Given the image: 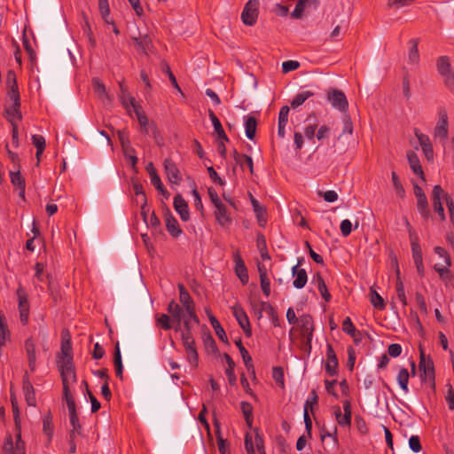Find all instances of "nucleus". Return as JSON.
Wrapping results in <instances>:
<instances>
[{"mask_svg":"<svg viewBox=\"0 0 454 454\" xmlns=\"http://www.w3.org/2000/svg\"><path fill=\"white\" fill-rule=\"evenodd\" d=\"M72 348L69 340H64L61 345V356L59 361V368L63 383V394L67 402L71 426H76L78 417L75 411V403L70 391L71 386L76 382V375L73 365Z\"/></svg>","mask_w":454,"mask_h":454,"instance_id":"obj_1","label":"nucleus"},{"mask_svg":"<svg viewBox=\"0 0 454 454\" xmlns=\"http://www.w3.org/2000/svg\"><path fill=\"white\" fill-rule=\"evenodd\" d=\"M4 454H26V445L21 437V427L7 432L3 446Z\"/></svg>","mask_w":454,"mask_h":454,"instance_id":"obj_2","label":"nucleus"},{"mask_svg":"<svg viewBox=\"0 0 454 454\" xmlns=\"http://www.w3.org/2000/svg\"><path fill=\"white\" fill-rule=\"evenodd\" d=\"M178 289L179 301L187 314V317H184V327L189 328L192 322L196 324L199 323V318L195 312V305L191 295L183 284L178 285Z\"/></svg>","mask_w":454,"mask_h":454,"instance_id":"obj_3","label":"nucleus"},{"mask_svg":"<svg viewBox=\"0 0 454 454\" xmlns=\"http://www.w3.org/2000/svg\"><path fill=\"white\" fill-rule=\"evenodd\" d=\"M182 341L185 348L187 361L192 367L196 368L199 364V355L195 347V340L190 332V327L185 328V331L182 333Z\"/></svg>","mask_w":454,"mask_h":454,"instance_id":"obj_4","label":"nucleus"},{"mask_svg":"<svg viewBox=\"0 0 454 454\" xmlns=\"http://www.w3.org/2000/svg\"><path fill=\"white\" fill-rule=\"evenodd\" d=\"M437 70L443 79L445 86L451 91L454 90V73L450 68L449 58L442 56L437 59Z\"/></svg>","mask_w":454,"mask_h":454,"instance_id":"obj_5","label":"nucleus"},{"mask_svg":"<svg viewBox=\"0 0 454 454\" xmlns=\"http://www.w3.org/2000/svg\"><path fill=\"white\" fill-rule=\"evenodd\" d=\"M448 114L445 109H440L438 112V121L434 129V137L440 142L445 144L449 136Z\"/></svg>","mask_w":454,"mask_h":454,"instance_id":"obj_6","label":"nucleus"},{"mask_svg":"<svg viewBox=\"0 0 454 454\" xmlns=\"http://www.w3.org/2000/svg\"><path fill=\"white\" fill-rule=\"evenodd\" d=\"M258 0H249L244 7L241 14L242 21L248 26H253L258 17Z\"/></svg>","mask_w":454,"mask_h":454,"instance_id":"obj_7","label":"nucleus"},{"mask_svg":"<svg viewBox=\"0 0 454 454\" xmlns=\"http://www.w3.org/2000/svg\"><path fill=\"white\" fill-rule=\"evenodd\" d=\"M335 419L340 426H349L351 423V403L348 400L343 401L342 407L333 408Z\"/></svg>","mask_w":454,"mask_h":454,"instance_id":"obj_8","label":"nucleus"},{"mask_svg":"<svg viewBox=\"0 0 454 454\" xmlns=\"http://www.w3.org/2000/svg\"><path fill=\"white\" fill-rule=\"evenodd\" d=\"M327 98L332 106L340 112H346L348 107V103L345 94L336 89L330 90L327 93Z\"/></svg>","mask_w":454,"mask_h":454,"instance_id":"obj_9","label":"nucleus"},{"mask_svg":"<svg viewBox=\"0 0 454 454\" xmlns=\"http://www.w3.org/2000/svg\"><path fill=\"white\" fill-rule=\"evenodd\" d=\"M6 84L8 88L7 95L9 98V102L7 104L16 106L20 105V97L16 82V76L15 74L12 71H10L7 74Z\"/></svg>","mask_w":454,"mask_h":454,"instance_id":"obj_10","label":"nucleus"},{"mask_svg":"<svg viewBox=\"0 0 454 454\" xmlns=\"http://www.w3.org/2000/svg\"><path fill=\"white\" fill-rule=\"evenodd\" d=\"M231 309H232V314H233L234 317L236 318L239 326L245 332L246 335L247 337L251 336L252 330H251L250 322H249L248 317H247L246 311L244 310V309L240 305L236 304L231 308Z\"/></svg>","mask_w":454,"mask_h":454,"instance_id":"obj_11","label":"nucleus"},{"mask_svg":"<svg viewBox=\"0 0 454 454\" xmlns=\"http://www.w3.org/2000/svg\"><path fill=\"white\" fill-rule=\"evenodd\" d=\"M16 293L19 300L20 318L22 324L26 325L29 317V303L27 301V296L24 288L21 286L17 289Z\"/></svg>","mask_w":454,"mask_h":454,"instance_id":"obj_12","label":"nucleus"},{"mask_svg":"<svg viewBox=\"0 0 454 454\" xmlns=\"http://www.w3.org/2000/svg\"><path fill=\"white\" fill-rule=\"evenodd\" d=\"M414 135L417 137L425 157L428 161L434 160V150L430 138L427 135L423 134L419 129H414Z\"/></svg>","mask_w":454,"mask_h":454,"instance_id":"obj_13","label":"nucleus"},{"mask_svg":"<svg viewBox=\"0 0 454 454\" xmlns=\"http://www.w3.org/2000/svg\"><path fill=\"white\" fill-rule=\"evenodd\" d=\"M233 261L235 263L234 270H235L237 277L239 278V279L241 281V283L243 285L247 284V282L249 280L247 269V266H246L239 250H236L233 253Z\"/></svg>","mask_w":454,"mask_h":454,"instance_id":"obj_14","label":"nucleus"},{"mask_svg":"<svg viewBox=\"0 0 454 454\" xmlns=\"http://www.w3.org/2000/svg\"><path fill=\"white\" fill-rule=\"evenodd\" d=\"M168 312L172 321L176 325L175 327L176 331H179L181 322L183 321L184 323V317H187L184 309H182L175 301H171L168 306Z\"/></svg>","mask_w":454,"mask_h":454,"instance_id":"obj_15","label":"nucleus"},{"mask_svg":"<svg viewBox=\"0 0 454 454\" xmlns=\"http://www.w3.org/2000/svg\"><path fill=\"white\" fill-rule=\"evenodd\" d=\"M338 358L333 350V348L331 344L327 343L326 345V362L325 365V369L327 374L330 376H334L338 372Z\"/></svg>","mask_w":454,"mask_h":454,"instance_id":"obj_16","label":"nucleus"},{"mask_svg":"<svg viewBox=\"0 0 454 454\" xmlns=\"http://www.w3.org/2000/svg\"><path fill=\"white\" fill-rule=\"evenodd\" d=\"M121 94L119 96L120 100L123 107L127 110L128 114L131 115V112L136 110L137 106H141L139 104L136 102L134 97L129 95L127 89L121 83Z\"/></svg>","mask_w":454,"mask_h":454,"instance_id":"obj_17","label":"nucleus"},{"mask_svg":"<svg viewBox=\"0 0 454 454\" xmlns=\"http://www.w3.org/2000/svg\"><path fill=\"white\" fill-rule=\"evenodd\" d=\"M214 215L217 223L223 228H228L232 223V219L223 203L215 207Z\"/></svg>","mask_w":454,"mask_h":454,"instance_id":"obj_18","label":"nucleus"},{"mask_svg":"<svg viewBox=\"0 0 454 454\" xmlns=\"http://www.w3.org/2000/svg\"><path fill=\"white\" fill-rule=\"evenodd\" d=\"M164 168L168 181L173 184H178L181 182V175L178 168L171 159L164 160Z\"/></svg>","mask_w":454,"mask_h":454,"instance_id":"obj_19","label":"nucleus"},{"mask_svg":"<svg viewBox=\"0 0 454 454\" xmlns=\"http://www.w3.org/2000/svg\"><path fill=\"white\" fill-rule=\"evenodd\" d=\"M174 208L179 214L180 218L186 222L190 218V213L188 208V204L184 200V199L180 195L176 194L174 197Z\"/></svg>","mask_w":454,"mask_h":454,"instance_id":"obj_20","label":"nucleus"},{"mask_svg":"<svg viewBox=\"0 0 454 454\" xmlns=\"http://www.w3.org/2000/svg\"><path fill=\"white\" fill-rule=\"evenodd\" d=\"M292 274L294 277L293 286L297 289L303 288L308 281L306 270L299 268V264H297L292 268Z\"/></svg>","mask_w":454,"mask_h":454,"instance_id":"obj_21","label":"nucleus"},{"mask_svg":"<svg viewBox=\"0 0 454 454\" xmlns=\"http://www.w3.org/2000/svg\"><path fill=\"white\" fill-rule=\"evenodd\" d=\"M132 41L137 50L141 53L147 55L153 51V42L148 35L132 37Z\"/></svg>","mask_w":454,"mask_h":454,"instance_id":"obj_22","label":"nucleus"},{"mask_svg":"<svg viewBox=\"0 0 454 454\" xmlns=\"http://www.w3.org/2000/svg\"><path fill=\"white\" fill-rule=\"evenodd\" d=\"M300 326L301 334L310 342L313 335L314 325L313 319L309 315H303L300 317Z\"/></svg>","mask_w":454,"mask_h":454,"instance_id":"obj_23","label":"nucleus"},{"mask_svg":"<svg viewBox=\"0 0 454 454\" xmlns=\"http://www.w3.org/2000/svg\"><path fill=\"white\" fill-rule=\"evenodd\" d=\"M414 193H415V196L417 197L418 210L423 216H427L428 214V210H427L428 203H427V199L426 197V194L424 193L422 188L417 184L414 185Z\"/></svg>","mask_w":454,"mask_h":454,"instance_id":"obj_24","label":"nucleus"},{"mask_svg":"<svg viewBox=\"0 0 454 454\" xmlns=\"http://www.w3.org/2000/svg\"><path fill=\"white\" fill-rule=\"evenodd\" d=\"M5 118L10 123H18L21 121L20 105L7 104L5 106Z\"/></svg>","mask_w":454,"mask_h":454,"instance_id":"obj_25","label":"nucleus"},{"mask_svg":"<svg viewBox=\"0 0 454 454\" xmlns=\"http://www.w3.org/2000/svg\"><path fill=\"white\" fill-rule=\"evenodd\" d=\"M289 111L290 108L287 106H282L279 111L278 135L281 138L285 137L286 135V126L288 123Z\"/></svg>","mask_w":454,"mask_h":454,"instance_id":"obj_26","label":"nucleus"},{"mask_svg":"<svg viewBox=\"0 0 454 454\" xmlns=\"http://www.w3.org/2000/svg\"><path fill=\"white\" fill-rule=\"evenodd\" d=\"M312 284L317 288L320 293L322 298L328 302L331 300V294L328 292L327 286L325 283V280L321 277L319 273H317L313 276Z\"/></svg>","mask_w":454,"mask_h":454,"instance_id":"obj_27","label":"nucleus"},{"mask_svg":"<svg viewBox=\"0 0 454 454\" xmlns=\"http://www.w3.org/2000/svg\"><path fill=\"white\" fill-rule=\"evenodd\" d=\"M25 348L28 360V367L31 372H35L36 367L35 346L31 339L26 340Z\"/></svg>","mask_w":454,"mask_h":454,"instance_id":"obj_28","label":"nucleus"},{"mask_svg":"<svg viewBox=\"0 0 454 454\" xmlns=\"http://www.w3.org/2000/svg\"><path fill=\"white\" fill-rule=\"evenodd\" d=\"M166 229L171 236L177 238L182 234V230L179 227L177 221L168 212L165 215Z\"/></svg>","mask_w":454,"mask_h":454,"instance_id":"obj_29","label":"nucleus"},{"mask_svg":"<svg viewBox=\"0 0 454 454\" xmlns=\"http://www.w3.org/2000/svg\"><path fill=\"white\" fill-rule=\"evenodd\" d=\"M146 170L149 173L152 184L163 195L166 193V190L161 183L159 175L156 172L153 163H149L146 167Z\"/></svg>","mask_w":454,"mask_h":454,"instance_id":"obj_30","label":"nucleus"},{"mask_svg":"<svg viewBox=\"0 0 454 454\" xmlns=\"http://www.w3.org/2000/svg\"><path fill=\"white\" fill-rule=\"evenodd\" d=\"M23 391H24L25 399H26L27 403L29 406H35L36 399H35L34 387L31 384V382L28 380L27 378L24 379Z\"/></svg>","mask_w":454,"mask_h":454,"instance_id":"obj_31","label":"nucleus"},{"mask_svg":"<svg viewBox=\"0 0 454 454\" xmlns=\"http://www.w3.org/2000/svg\"><path fill=\"white\" fill-rule=\"evenodd\" d=\"M407 159H408L409 165H410L411 168L412 169V171L414 172V174H416V175L419 176L421 178H423L424 173H423L422 167L420 165L419 159L418 155L414 152L410 151L407 153Z\"/></svg>","mask_w":454,"mask_h":454,"instance_id":"obj_32","label":"nucleus"},{"mask_svg":"<svg viewBox=\"0 0 454 454\" xmlns=\"http://www.w3.org/2000/svg\"><path fill=\"white\" fill-rule=\"evenodd\" d=\"M208 116L212 121L215 132L217 134L218 137L223 141H228V137L226 136L219 119L212 110L208 111Z\"/></svg>","mask_w":454,"mask_h":454,"instance_id":"obj_33","label":"nucleus"},{"mask_svg":"<svg viewBox=\"0 0 454 454\" xmlns=\"http://www.w3.org/2000/svg\"><path fill=\"white\" fill-rule=\"evenodd\" d=\"M234 160L242 168L247 166L249 168L251 174L254 172L253 160L250 156L246 154H239L237 151H234Z\"/></svg>","mask_w":454,"mask_h":454,"instance_id":"obj_34","label":"nucleus"},{"mask_svg":"<svg viewBox=\"0 0 454 454\" xmlns=\"http://www.w3.org/2000/svg\"><path fill=\"white\" fill-rule=\"evenodd\" d=\"M137 116V119L139 122L142 131L145 134H148L149 132V123L146 115L145 114L142 106H137L136 110L133 111Z\"/></svg>","mask_w":454,"mask_h":454,"instance_id":"obj_35","label":"nucleus"},{"mask_svg":"<svg viewBox=\"0 0 454 454\" xmlns=\"http://www.w3.org/2000/svg\"><path fill=\"white\" fill-rule=\"evenodd\" d=\"M409 372L406 368H401L398 372L396 380L404 393H408Z\"/></svg>","mask_w":454,"mask_h":454,"instance_id":"obj_36","label":"nucleus"},{"mask_svg":"<svg viewBox=\"0 0 454 454\" xmlns=\"http://www.w3.org/2000/svg\"><path fill=\"white\" fill-rule=\"evenodd\" d=\"M257 127L256 119L253 116H248L245 121L246 136L249 139H253L255 136Z\"/></svg>","mask_w":454,"mask_h":454,"instance_id":"obj_37","label":"nucleus"},{"mask_svg":"<svg viewBox=\"0 0 454 454\" xmlns=\"http://www.w3.org/2000/svg\"><path fill=\"white\" fill-rule=\"evenodd\" d=\"M224 358L228 364V367L225 370V373L228 377L229 383L233 386L236 384V376L234 373L235 363L228 354L224 355Z\"/></svg>","mask_w":454,"mask_h":454,"instance_id":"obj_38","label":"nucleus"},{"mask_svg":"<svg viewBox=\"0 0 454 454\" xmlns=\"http://www.w3.org/2000/svg\"><path fill=\"white\" fill-rule=\"evenodd\" d=\"M416 0H387V7L389 10L398 11L411 6Z\"/></svg>","mask_w":454,"mask_h":454,"instance_id":"obj_39","label":"nucleus"},{"mask_svg":"<svg viewBox=\"0 0 454 454\" xmlns=\"http://www.w3.org/2000/svg\"><path fill=\"white\" fill-rule=\"evenodd\" d=\"M245 448L247 454H255L254 428L246 433Z\"/></svg>","mask_w":454,"mask_h":454,"instance_id":"obj_40","label":"nucleus"},{"mask_svg":"<svg viewBox=\"0 0 454 454\" xmlns=\"http://www.w3.org/2000/svg\"><path fill=\"white\" fill-rule=\"evenodd\" d=\"M411 48L409 51V61L411 64H418L419 61V53L418 49V41L412 39L410 41Z\"/></svg>","mask_w":454,"mask_h":454,"instance_id":"obj_41","label":"nucleus"},{"mask_svg":"<svg viewBox=\"0 0 454 454\" xmlns=\"http://www.w3.org/2000/svg\"><path fill=\"white\" fill-rule=\"evenodd\" d=\"M114 366H115V372L116 376L120 379L122 378V362H121V350L119 347V343L117 342L115 347V352H114Z\"/></svg>","mask_w":454,"mask_h":454,"instance_id":"obj_42","label":"nucleus"},{"mask_svg":"<svg viewBox=\"0 0 454 454\" xmlns=\"http://www.w3.org/2000/svg\"><path fill=\"white\" fill-rule=\"evenodd\" d=\"M370 301L375 309L380 310L385 309V302L383 298L373 289L370 290Z\"/></svg>","mask_w":454,"mask_h":454,"instance_id":"obj_43","label":"nucleus"},{"mask_svg":"<svg viewBox=\"0 0 454 454\" xmlns=\"http://www.w3.org/2000/svg\"><path fill=\"white\" fill-rule=\"evenodd\" d=\"M209 320H210V324L212 325V327L214 328L215 332V334L223 340V341H226L227 340V335L223 330V328L222 327L221 324L219 323V321L214 317V316H209Z\"/></svg>","mask_w":454,"mask_h":454,"instance_id":"obj_44","label":"nucleus"},{"mask_svg":"<svg viewBox=\"0 0 454 454\" xmlns=\"http://www.w3.org/2000/svg\"><path fill=\"white\" fill-rule=\"evenodd\" d=\"M313 95V92L309 90L298 93L291 102L292 107L295 108L301 106L309 98L312 97Z\"/></svg>","mask_w":454,"mask_h":454,"instance_id":"obj_45","label":"nucleus"},{"mask_svg":"<svg viewBox=\"0 0 454 454\" xmlns=\"http://www.w3.org/2000/svg\"><path fill=\"white\" fill-rule=\"evenodd\" d=\"M395 291H396V296L400 302L403 304V307L407 305V298L405 295V290L403 283L402 282L399 276H397V279L395 282Z\"/></svg>","mask_w":454,"mask_h":454,"instance_id":"obj_46","label":"nucleus"},{"mask_svg":"<svg viewBox=\"0 0 454 454\" xmlns=\"http://www.w3.org/2000/svg\"><path fill=\"white\" fill-rule=\"evenodd\" d=\"M215 433L216 434L217 438V446L220 454H227L228 453V448H227V440L223 438L221 427H214Z\"/></svg>","mask_w":454,"mask_h":454,"instance_id":"obj_47","label":"nucleus"},{"mask_svg":"<svg viewBox=\"0 0 454 454\" xmlns=\"http://www.w3.org/2000/svg\"><path fill=\"white\" fill-rule=\"evenodd\" d=\"M156 323L164 330H169L172 328L171 317L167 314L156 315Z\"/></svg>","mask_w":454,"mask_h":454,"instance_id":"obj_48","label":"nucleus"},{"mask_svg":"<svg viewBox=\"0 0 454 454\" xmlns=\"http://www.w3.org/2000/svg\"><path fill=\"white\" fill-rule=\"evenodd\" d=\"M98 9L100 14L106 23H110L109 16H110V7L108 4V0H98Z\"/></svg>","mask_w":454,"mask_h":454,"instance_id":"obj_49","label":"nucleus"},{"mask_svg":"<svg viewBox=\"0 0 454 454\" xmlns=\"http://www.w3.org/2000/svg\"><path fill=\"white\" fill-rule=\"evenodd\" d=\"M451 265L435 263L434 266V270L439 274V277L442 279L451 278L450 272L449 268Z\"/></svg>","mask_w":454,"mask_h":454,"instance_id":"obj_50","label":"nucleus"},{"mask_svg":"<svg viewBox=\"0 0 454 454\" xmlns=\"http://www.w3.org/2000/svg\"><path fill=\"white\" fill-rule=\"evenodd\" d=\"M310 0H299L294 11L292 12V17L294 19H300L302 17L305 6L309 3Z\"/></svg>","mask_w":454,"mask_h":454,"instance_id":"obj_51","label":"nucleus"},{"mask_svg":"<svg viewBox=\"0 0 454 454\" xmlns=\"http://www.w3.org/2000/svg\"><path fill=\"white\" fill-rule=\"evenodd\" d=\"M32 144L35 146L37 150V154H42L45 148L44 137L41 135H33Z\"/></svg>","mask_w":454,"mask_h":454,"instance_id":"obj_52","label":"nucleus"},{"mask_svg":"<svg viewBox=\"0 0 454 454\" xmlns=\"http://www.w3.org/2000/svg\"><path fill=\"white\" fill-rule=\"evenodd\" d=\"M446 197H450L444 192L440 185H435L433 189L432 200L433 202H442V200L446 201Z\"/></svg>","mask_w":454,"mask_h":454,"instance_id":"obj_53","label":"nucleus"},{"mask_svg":"<svg viewBox=\"0 0 454 454\" xmlns=\"http://www.w3.org/2000/svg\"><path fill=\"white\" fill-rule=\"evenodd\" d=\"M272 377L276 383L281 387H285L284 372L281 367H274L272 372Z\"/></svg>","mask_w":454,"mask_h":454,"instance_id":"obj_54","label":"nucleus"},{"mask_svg":"<svg viewBox=\"0 0 454 454\" xmlns=\"http://www.w3.org/2000/svg\"><path fill=\"white\" fill-rule=\"evenodd\" d=\"M434 253L442 260L441 264L451 265V259L448 252L442 247H435Z\"/></svg>","mask_w":454,"mask_h":454,"instance_id":"obj_55","label":"nucleus"},{"mask_svg":"<svg viewBox=\"0 0 454 454\" xmlns=\"http://www.w3.org/2000/svg\"><path fill=\"white\" fill-rule=\"evenodd\" d=\"M391 178H392V183H393V185H394V188H395V191L397 196L403 197L404 192H405L404 189L399 180L397 174L395 171H393L391 173Z\"/></svg>","mask_w":454,"mask_h":454,"instance_id":"obj_56","label":"nucleus"},{"mask_svg":"<svg viewBox=\"0 0 454 454\" xmlns=\"http://www.w3.org/2000/svg\"><path fill=\"white\" fill-rule=\"evenodd\" d=\"M342 331L352 336V337H355L356 335V329L354 325V324L352 323L350 317H346L343 322H342Z\"/></svg>","mask_w":454,"mask_h":454,"instance_id":"obj_57","label":"nucleus"},{"mask_svg":"<svg viewBox=\"0 0 454 454\" xmlns=\"http://www.w3.org/2000/svg\"><path fill=\"white\" fill-rule=\"evenodd\" d=\"M239 352L241 354L242 359L244 361V364H245L247 369L248 371L254 370L252 357L243 345H240Z\"/></svg>","mask_w":454,"mask_h":454,"instance_id":"obj_58","label":"nucleus"},{"mask_svg":"<svg viewBox=\"0 0 454 454\" xmlns=\"http://www.w3.org/2000/svg\"><path fill=\"white\" fill-rule=\"evenodd\" d=\"M242 411L246 419L247 426H252L253 423V415H252V406L248 403H241Z\"/></svg>","mask_w":454,"mask_h":454,"instance_id":"obj_59","label":"nucleus"},{"mask_svg":"<svg viewBox=\"0 0 454 454\" xmlns=\"http://www.w3.org/2000/svg\"><path fill=\"white\" fill-rule=\"evenodd\" d=\"M11 181L13 185L18 186L21 189L22 193H24L25 184L23 177L21 176L20 172H14L11 174Z\"/></svg>","mask_w":454,"mask_h":454,"instance_id":"obj_60","label":"nucleus"},{"mask_svg":"<svg viewBox=\"0 0 454 454\" xmlns=\"http://www.w3.org/2000/svg\"><path fill=\"white\" fill-rule=\"evenodd\" d=\"M254 444L259 454H265L263 440L258 432V427H254Z\"/></svg>","mask_w":454,"mask_h":454,"instance_id":"obj_61","label":"nucleus"},{"mask_svg":"<svg viewBox=\"0 0 454 454\" xmlns=\"http://www.w3.org/2000/svg\"><path fill=\"white\" fill-rule=\"evenodd\" d=\"M300 67V63L295 60H287L282 63V71L283 73H289L291 71H294L298 69Z\"/></svg>","mask_w":454,"mask_h":454,"instance_id":"obj_62","label":"nucleus"},{"mask_svg":"<svg viewBox=\"0 0 454 454\" xmlns=\"http://www.w3.org/2000/svg\"><path fill=\"white\" fill-rule=\"evenodd\" d=\"M260 285L263 294L269 297L270 294V280L269 277L262 276V278H260Z\"/></svg>","mask_w":454,"mask_h":454,"instance_id":"obj_63","label":"nucleus"},{"mask_svg":"<svg viewBox=\"0 0 454 454\" xmlns=\"http://www.w3.org/2000/svg\"><path fill=\"white\" fill-rule=\"evenodd\" d=\"M340 229L342 236L348 237L352 231V223L348 219H344L340 223Z\"/></svg>","mask_w":454,"mask_h":454,"instance_id":"obj_64","label":"nucleus"}]
</instances>
